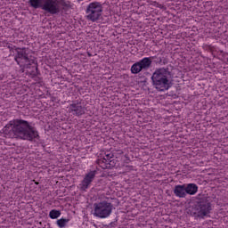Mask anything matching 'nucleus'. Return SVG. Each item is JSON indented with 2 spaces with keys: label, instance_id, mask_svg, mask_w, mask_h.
I'll use <instances>...</instances> for the list:
<instances>
[{
  "label": "nucleus",
  "instance_id": "20e7f679",
  "mask_svg": "<svg viewBox=\"0 0 228 228\" xmlns=\"http://www.w3.org/2000/svg\"><path fill=\"white\" fill-rule=\"evenodd\" d=\"M16 51V54L14 56V60L20 67H23V69H31V66L35 70H38V66L37 65V61L33 58H29L28 55V50L26 47L19 48L13 46Z\"/></svg>",
  "mask_w": 228,
  "mask_h": 228
},
{
  "label": "nucleus",
  "instance_id": "2eb2a0df",
  "mask_svg": "<svg viewBox=\"0 0 228 228\" xmlns=\"http://www.w3.org/2000/svg\"><path fill=\"white\" fill-rule=\"evenodd\" d=\"M69 219L61 218V219L57 220V225L60 228H63V227L67 226V224H69Z\"/></svg>",
  "mask_w": 228,
  "mask_h": 228
},
{
  "label": "nucleus",
  "instance_id": "7ed1b4c3",
  "mask_svg": "<svg viewBox=\"0 0 228 228\" xmlns=\"http://www.w3.org/2000/svg\"><path fill=\"white\" fill-rule=\"evenodd\" d=\"M170 79H172V72L168 70V68L157 69L151 76L152 85L158 92L168 90L170 88Z\"/></svg>",
  "mask_w": 228,
  "mask_h": 228
},
{
  "label": "nucleus",
  "instance_id": "f3484780",
  "mask_svg": "<svg viewBox=\"0 0 228 228\" xmlns=\"http://www.w3.org/2000/svg\"><path fill=\"white\" fill-rule=\"evenodd\" d=\"M113 224H115V223H110V225H113Z\"/></svg>",
  "mask_w": 228,
  "mask_h": 228
},
{
  "label": "nucleus",
  "instance_id": "1a4fd4ad",
  "mask_svg": "<svg viewBox=\"0 0 228 228\" xmlns=\"http://www.w3.org/2000/svg\"><path fill=\"white\" fill-rule=\"evenodd\" d=\"M97 163L101 168L103 170L115 168L117 167L118 160L115 158V155L111 152L105 153L103 158H100L97 159Z\"/></svg>",
  "mask_w": 228,
  "mask_h": 228
},
{
  "label": "nucleus",
  "instance_id": "9b49d317",
  "mask_svg": "<svg viewBox=\"0 0 228 228\" xmlns=\"http://www.w3.org/2000/svg\"><path fill=\"white\" fill-rule=\"evenodd\" d=\"M69 113L75 115L76 117H81V115H85V107L82 106L80 102L71 103L69 107Z\"/></svg>",
  "mask_w": 228,
  "mask_h": 228
},
{
  "label": "nucleus",
  "instance_id": "0eeeda50",
  "mask_svg": "<svg viewBox=\"0 0 228 228\" xmlns=\"http://www.w3.org/2000/svg\"><path fill=\"white\" fill-rule=\"evenodd\" d=\"M94 216L97 218H108L113 211V204L106 200L94 204Z\"/></svg>",
  "mask_w": 228,
  "mask_h": 228
},
{
  "label": "nucleus",
  "instance_id": "f8f14e48",
  "mask_svg": "<svg viewBox=\"0 0 228 228\" xmlns=\"http://www.w3.org/2000/svg\"><path fill=\"white\" fill-rule=\"evenodd\" d=\"M175 197L179 199H186V184L175 185L173 190Z\"/></svg>",
  "mask_w": 228,
  "mask_h": 228
},
{
  "label": "nucleus",
  "instance_id": "ddd939ff",
  "mask_svg": "<svg viewBox=\"0 0 228 228\" xmlns=\"http://www.w3.org/2000/svg\"><path fill=\"white\" fill-rule=\"evenodd\" d=\"M185 191L187 195H195L199 191V186L195 183L185 184Z\"/></svg>",
  "mask_w": 228,
  "mask_h": 228
},
{
  "label": "nucleus",
  "instance_id": "6e6552de",
  "mask_svg": "<svg viewBox=\"0 0 228 228\" xmlns=\"http://www.w3.org/2000/svg\"><path fill=\"white\" fill-rule=\"evenodd\" d=\"M154 58H156V56L144 57L134 63L131 67V72L133 74H140L142 70H149L151 67H152V60H154Z\"/></svg>",
  "mask_w": 228,
  "mask_h": 228
},
{
  "label": "nucleus",
  "instance_id": "423d86ee",
  "mask_svg": "<svg viewBox=\"0 0 228 228\" xmlns=\"http://www.w3.org/2000/svg\"><path fill=\"white\" fill-rule=\"evenodd\" d=\"M211 213V203L208 200H200L191 209V215L195 218H204Z\"/></svg>",
  "mask_w": 228,
  "mask_h": 228
},
{
  "label": "nucleus",
  "instance_id": "f03ea898",
  "mask_svg": "<svg viewBox=\"0 0 228 228\" xmlns=\"http://www.w3.org/2000/svg\"><path fill=\"white\" fill-rule=\"evenodd\" d=\"M28 4L34 10L41 8L45 13L58 15L61 12V6L65 4V0H29Z\"/></svg>",
  "mask_w": 228,
  "mask_h": 228
},
{
  "label": "nucleus",
  "instance_id": "f257e3e1",
  "mask_svg": "<svg viewBox=\"0 0 228 228\" xmlns=\"http://www.w3.org/2000/svg\"><path fill=\"white\" fill-rule=\"evenodd\" d=\"M3 131L6 138H17L18 140H26L27 142H33V140L40 138L37 128L24 119L11 120L4 127Z\"/></svg>",
  "mask_w": 228,
  "mask_h": 228
},
{
  "label": "nucleus",
  "instance_id": "39448f33",
  "mask_svg": "<svg viewBox=\"0 0 228 228\" xmlns=\"http://www.w3.org/2000/svg\"><path fill=\"white\" fill-rule=\"evenodd\" d=\"M102 4L99 2L90 3L86 9V19L91 22H97L102 17Z\"/></svg>",
  "mask_w": 228,
  "mask_h": 228
},
{
  "label": "nucleus",
  "instance_id": "4468645a",
  "mask_svg": "<svg viewBox=\"0 0 228 228\" xmlns=\"http://www.w3.org/2000/svg\"><path fill=\"white\" fill-rule=\"evenodd\" d=\"M61 215V212L60 210L53 209L49 213L50 218L53 220L59 218V216Z\"/></svg>",
  "mask_w": 228,
  "mask_h": 228
},
{
  "label": "nucleus",
  "instance_id": "dca6fc26",
  "mask_svg": "<svg viewBox=\"0 0 228 228\" xmlns=\"http://www.w3.org/2000/svg\"><path fill=\"white\" fill-rule=\"evenodd\" d=\"M156 65H161V63H163V59H161V57L158 58L157 61H155Z\"/></svg>",
  "mask_w": 228,
  "mask_h": 228
},
{
  "label": "nucleus",
  "instance_id": "9d476101",
  "mask_svg": "<svg viewBox=\"0 0 228 228\" xmlns=\"http://www.w3.org/2000/svg\"><path fill=\"white\" fill-rule=\"evenodd\" d=\"M95 175H97V171L93 170L89 171L86 174L84 179L81 181V183L79 184L80 190L82 191H86L88 188H90V185L92 183H94V179H95Z\"/></svg>",
  "mask_w": 228,
  "mask_h": 228
}]
</instances>
